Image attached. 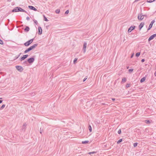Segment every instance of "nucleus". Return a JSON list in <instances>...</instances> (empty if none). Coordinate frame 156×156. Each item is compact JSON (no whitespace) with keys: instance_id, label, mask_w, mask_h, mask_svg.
Returning a JSON list of instances; mask_svg holds the SVG:
<instances>
[{"instance_id":"nucleus-1","label":"nucleus","mask_w":156,"mask_h":156,"mask_svg":"<svg viewBox=\"0 0 156 156\" xmlns=\"http://www.w3.org/2000/svg\"><path fill=\"white\" fill-rule=\"evenodd\" d=\"M34 38H33L28 41L24 43V45L26 46H29L33 42V41L34 40Z\"/></svg>"},{"instance_id":"nucleus-2","label":"nucleus","mask_w":156,"mask_h":156,"mask_svg":"<svg viewBox=\"0 0 156 156\" xmlns=\"http://www.w3.org/2000/svg\"><path fill=\"white\" fill-rule=\"evenodd\" d=\"M34 56H33L32 57L30 58L27 59V61L30 64L33 63L34 61Z\"/></svg>"},{"instance_id":"nucleus-3","label":"nucleus","mask_w":156,"mask_h":156,"mask_svg":"<svg viewBox=\"0 0 156 156\" xmlns=\"http://www.w3.org/2000/svg\"><path fill=\"white\" fill-rule=\"evenodd\" d=\"M138 19L139 20H141L144 19L143 15V13H140L138 14L137 17Z\"/></svg>"},{"instance_id":"nucleus-4","label":"nucleus","mask_w":156,"mask_h":156,"mask_svg":"<svg viewBox=\"0 0 156 156\" xmlns=\"http://www.w3.org/2000/svg\"><path fill=\"white\" fill-rule=\"evenodd\" d=\"M16 69L20 72H22L23 70V69L22 66H16Z\"/></svg>"},{"instance_id":"nucleus-5","label":"nucleus","mask_w":156,"mask_h":156,"mask_svg":"<svg viewBox=\"0 0 156 156\" xmlns=\"http://www.w3.org/2000/svg\"><path fill=\"white\" fill-rule=\"evenodd\" d=\"M155 21L154 20H152L151 22V23L149 25V26L147 29V31L150 30L152 27L153 25V24L154 23Z\"/></svg>"},{"instance_id":"nucleus-6","label":"nucleus","mask_w":156,"mask_h":156,"mask_svg":"<svg viewBox=\"0 0 156 156\" xmlns=\"http://www.w3.org/2000/svg\"><path fill=\"white\" fill-rule=\"evenodd\" d=\"M156 37V34H154L151 36L148 39V41H150L151 40L153 39L155 37Z\"/></svg>"},{"instance_id":"nucleus-7","label":"nucleus","mask_w":156,"mask_h":156,"mask_svg":"<svg viewBox=\"0 0 156 156\" xmlns=\"http://www.w3.org/2000/svg\"><path fill=\"white\" fill-rule=\"evenodd\" d=\"M136 26H131L128 29V33H130L131 32V31L134 29L135 28Z\"/></svg>"},{"instance_id":"nucleus-8","label":"nucleus","mask_w":156,"mask_h":156,"mask_svg":"<svg viewBox=\"0 0 156 156\" xmlns=\"http://www.w3.org/2000/svg\"><path fill=\"white\" fill-rule=\"evenodd\" d=\"M28 56V55H23L20 58V61H22L27 58Z\"/></svg>"},{"instance_id":"nucleus-9","label":"nucleus","mask_w":156,"mask_h":156,"mask_svg":"<svg viewBox=\"0 0 156 156\" xmlns=\"http://www.w3.org/2000/svg\"><path fill=\"white\" fill-rule=\"evenodd\" d=\"M87 43L86 42H85L84 43V44H83V52L84 53H85L86 51V47H87Z\"/></svg>"},{"instance_id":"nucleus-10","label":"nucleus","mask_w":156,"mask_h":156,"mask_svg":"<svg viewBox=\"0 0 156 156\" xmlns=\"http://www.w3.org/2000/svg\"><path fill=\"white\" fill-rule=\"evenodd\" d=\"M17 8L18 9V12H22L27 13V12L26 11L22 9L21 7H18V8Z\"/></svg>"},{"instance_id":"nucleus-11","label":"nucleus","mask_w":156,"mask_h":156,"mask_svg":"<svg viewBox=\"0 0 156 156\" xmlns=\"http://www.w3.org/2000/svg\"><path fill=\"white\" fill-rule=\"evenodd\" d=\"M38 34L39 35H41L42 33V29L41 27H38Z\"/></svg>"},{"instance_id":"nucleus-12","label":"nucleus","mask_w":156,"mask_h":156,"mask_svg":"<svg viewBox=\"0 0 156 156\" xmlns=\"http://www.w3.org/2000/svg\"><path fill=\"white\" fill-rule=\"evenodd\" d=\"M144 25V22H141L139 26V30H140Z\"/></svg>"},{"instance_id":"nucleus-13","label":"nucleus","mask_w":156,"mask_h":156,"mask_svg":"<svg viewBox=\"0 0 156 156\" xmlns=\"http://www.w3.org/2000/svg\"><path fill=\"white\" fill-rule=\"evenodd\" d=\"M28 8L31 10H33L34 11H37V10L36 9L32 6L29 5L28 6Z\"/></svg>"},{"instance_id":"nucleus-14","label":"nucleus","mask_w":156,"mask_h":156,"mask_svg":"<svg viewBox=\"0 0 156 156\" xmlns=\"http://www.w3.org/2000/svg\"><path fill=\"white\" fill-rule=\"evenodd\" d=\"M37 44L36 43L34 44L33 45L30 46V47L31 48V50H32L33 49H34L37 46Z\"/></svg>"},{"instance_id":"nucleus-15","label":"nucleus","mask_w":156,"mask_h":156,"mask_svg":"<svg viewBox=\"0 0 156 156\" xmlns=\"http://www.w3.org/2000/svg\"><path fill=\"white\" fill-rule=\"evenodd\" d=\"M27 126V124L26 123H24L23 125V128H22V130H24V131L26 129V127Z\"/></svg>"},{"instance_id":"nucleus-16","label":"nucleus","mask_w":156,"mask_h":156,"mask_svg":"<svg viewBox=\"0 0 156 156\" xmlns=\"http://www.w3.org/2000/svg\"><path fill=\"white\" fill-rule=\"evenodd\" d=\"M17 8H18V7H15L14 9L12 10V12H18V9Z\"/></svg>"},{"instance_id":"nucleus-17","label":"nucleus","mask_w":156,"mask_h":156,"mask_svg":"<svg viewBox=\"0 0 156 156\" xmlns=\"http://www.w3.org/2000/svg\"><path fill=\"white\" fill-rule=\"evenodd\" d=\"M24 30L25 31L27 32L29 31L30 30V28L28 26H26Z\"/></svg>"},{"instance_id":"nucleus-18","label":"nucleus","mask_w":156,"mask_h":156,"mask_svg":"<svg viewBox=\"0 0 156 156\" xmlns=\"http://www.w3.org/2000/svg\"><path fill=\"white\" fill-rule=\"evenodd\" d=\"M146 80V77H144L141 78L140 80V82L141 83L143 82Z\"/></svg>"},{"instance_id":"nucleus-19","label":"nucleus","mask_w":156,"mask_h":156,"mask_svg":"<svg viewBox=\"0 0 156 156\" xmlns=\"http://www.w3.org/2000/svg\"><path fill=\"white\" fill-rule=\"evenodd\" d=\"M126 81V79L125 77H124L122 79L121 83H125Z\"/></svg>"},{"instance_id":"nucleus-20","label":"nucleus","mask_w":156,"mask_h":156,"mask_svg":"<svg viewBox=\"0 0 156 156\" xmlns=\"http://www.w3.org/2000/svg\"><path fill=\"white\" fill-rule=\"evenodd\" d=\"M89 142V141L88 140H86L84 141H83L82 142V144H87Z\"/></svg>"},{"instance_id":"nucleus-21","label":"nucleus","mask_w":156,"mask_h":156,"mask_svg":"<svg viewBox=\"0 0 156 156\" xmlns=\"http://www.w3.org/2000/svg\"><path fill=\"white\" fill-rule=\"evenodd\" d=\"M88 128H89V131L90 132H91V131H92V128H91V127L90 126V125H89Z\"/></svg>"},{"instance_id":"nucleus-22","label":"nucleus","mask_w":156,"mask_h":156,"mask_svg":"<svg viewBox=\"0 0 156 156\" xmlns=\"http://www.w3.org/2000/svg\"><path fill=\"white\" fill-rule=\"evenodd\" d=\"M155 0H147V2L148 3H151L154 1Z\"/></svg>"},{"instance_id":"nucleus-23","label":"nucleus","mask_w":156,"mask_h":156,"mask_svg":"<svg viewBox=\"0 0 156 156\" xmlns=\"http://www.w3.org/2000/svg\"><path fill=\"white\" fill-rule=\"evenodd\" d=\"M145 122L147 124L150 123L151 122L149 120H146L145 121Z\"/></svg>"},{"instance_id":"nucleus-24","label":"nucleus","mask_w":156,"mask_h":156,"mask_svg":"<svg viewBox=\"0 0 156 156\" xmlns=\"http://www.w3.org/2000/svg\"><path fill=\"white\" fill-rule=\"evenodd\" d=\"M96 151H93V152H89L88 153V154H95L96 153Z\"/></svg>"},{"instance_id":"nucleus-25","label":"nucleus","mask_w":156,"mask_h":156,"mask_svg":"<svg viewBox=\"0 0 156 156\" xmlns=\"http://www.w3.org/2000/svg\"><path fill=\"white\" fill-rule=\"evenodd\" d=\"M122 139H119L117 142V144H119L120 143H121V142H122Z\"/></svg>"},{"instance_id":"nucleus-26","label":"nucleus","mask_w":156,"mask_h":156,"mask_svg":"<svg viewBox=\"0 0 156 156\" xmlns=\"http://www.w3.org/2000/svg\"><path fill=\"white\" fill-rule=\"evenodd\" d=\"M140 52H137L136 54V56L137 57H139L140 55Z\"/></svg>"},{"instance_id":"nucleus-27","label":"nucleus","mask_w":156,"mask_h":156,"mask_svg":"<svg viewBox=\"0 0 156 156\" xmlns=\"http://www.w3.org/2000/svg\"><path fill=\"white\" fill-rule=\"evenodd\" d=\"M60 12V10L59 9H57L55 10V12L56 13H59Z\"/></svg>"},{"instance_id":"nucleus-28","label":"nucleus","mask_w":156,"mask_h":156,"mask_svg":"<svg viewBox=\"0 0 156 156\" xmlns=\"http://www.w3.org/2000/svg\"><path fill=\"white\" fill-rule=\"evenodd\" d=\"M43 17L44 19V20L46 21H48V20L45 17V16L44 15Z\"/></svg>"},{"instance_id":"nucleus-29","label":"nucleus","mask_w":156,"mask_h":156,"mask_svg":"<svg viewBox=\"0 0 156 156\" xmlns=\"http://www.w3.org/2000/svg\"><path fill=\"white\" fill-rule=\"evenodd\" d=\"M21 54V53L20 54H19L17 56L15 57V58L14 59V60L16 59H17V58H18Z\"/></svg>"},{"instance_id":"nucleus-30","label":"nucleus","mask_w":156,"mask_h":156,"mask_svg":"<svg viewBox=\"0 0 156 156\" xmlns=\"http://www.w3.org/2000/svg\"><path fill=\"white\" fill-rule=\"evenodd\" d=\"M23 65H25V66H26L27 65V61H25L24 62H23Z\"/></svg>"},{"instance_id":"nucleus-31","label":"nucleus","mask_w":156,"mask_h":156,"mask_svg":"<svg viewBox=\"0 0 156 156\" xmlns=\"http://www.w3.org/2000/svg\"><path fill=\"white\" fill-rule=\"evenodd\" d=\"M77 60V58H75V59H74V60L73 61V63H74V64H75Z\"/></svg>"},{"instance_id":"nucleus-32","label":"nucleus","mask_w":156,"mask_h":156,"mask_svg":"<svg viewBox=\"0 0 156 156\" xmlns=\"http://www.w3.org/2000/svg\"><path fill=\"white\" fill-rule=\"evenodd\" d=\"M43 131V128H41L40 129V133L41 134H42Z\"/></svg>"},{"instance_id":"nucleus-33","label":"nucleus","mask_w":156,"mask_h":156,"mask_svg":"<svg viewBox=\"0 0 156 156\" xmlns=\"http://www.w3.org/2000/svg\"><path fill=\"white\" fill-rule=\"evenodd\" d=\"M138 144V143H134V144H133V147H136L137 146V145Z\"/></svg>"},{"instance_id":"nucleus-34","label":"nucleus","mask_w":156,"mask_h":156,"mask_svg":"<svg viewBox=\"0 0 156 156\" xmlns=\"http://www.w3.org/2000/svg\"><path fill=\"white\" fill-rule=\"evenodd\" d=\"M5 105H2V106L1 107L0 109L2 110L5 107Z\"/></svg>"},{"instance_id":"nucleus-35","label":"nucleus","mask_w":156,"mask_h":156,"mask_svg":"<svg viewBox=\"0 0 156 156\" xmlns=\"http://www.w3.org/2000/svg\"><path fill=\"white\" fill-rule=\"evenodd\" d=\"M118 133L119 134H120L121 133V129H120L118 131Z\"/></svg>"},{"instance_id":"nucleus-36","label":"nucleus","mask_w":156,"mask_h":156,"mask_svg":"<svg viewBox=\"0 0 156 156\" xmlns=\"http://www.w3.org/2000/svg\"><path fill=\"white\" fill-rule=\"evenodd\" d=\"M130 85V84L129 83H127L126 85V87L127 88L129 87Z\"/></svg>"},{"instance_id":"nucleus-37","label":"nucleus","mask_w":156,"mask_h":156,"mask_svg":"<svg viewBox=\"0 0 156 156\" xmlns=\"http://www.w3.org/2000/svg\"><path fill=\"white\" fill-rule=\"evenodd\" d=\"M27 51H28V52L30 51L31 50V49L30 47L29 48H28L27 49Z\"/></svg>"},{"instance_id":"nucleus-38","label":"nucleus","mask_w":156,"mask_h":156,"mask_svg":"<svg viewBox=\"0 0 156 156\" xmlns=\"http://www.w3.org/2000/svg\"><path fill=\"white\" fill-rule=\"evenodd\" d=\"M33 21H34V23H36V24H38V22L37 20H33Z\"/></svg>"},{"instance_id":"nucleus-39","label":"nucleus","mask_w":156,"mask_h":156,"mask_svg":"<svg viewBox=\"0 0 156 156\" xmlns=\"http://www.w3.org/2000/svg\"><path fill=\"white\" fill-rule=\"evenodd\" d=\"M133 69H130L129 70V72H132V71H133Z\"/></svg>"},{"instance_id":"nucleus-40","label":"nucleus","mask_w":156,"mask_h":156,"mask_svg":"<svg viewBox=\"0 0 156 156\" xmlns=\"http://www.w3.org/2000/svg\"><path fill=\"white\" fill-rule=\"evenodd\" d=\"M69 11L68 10H66L65 12V14H68L69 13Z\"/></svg>"},{"instance_id":"nucleus-41","label":"nucleus","mask_w":156,"mask_h":156,"mask_svg":"<svg viewBox=\"0 0 156 156\" xmlns=\"http://www.w3.org/2000/svg\"><path fill=\"white\" fill-rule=\"evenodd\" d=\"M87 76H86L84 78V79H83V81L84 82L87 79Z\"/></svg>"},{"instance_id":"nucleus-42","label":"nucleus","mask_w":156,"mask_h":156,"mask_svg":"<svg viewBox=\"0 0 156 156\" xmlns=\"http://www.w3.org/2000/svg\"><path fill=\"white\" fill-rule=\"evenodd\" d=\"M26 19L27 20H29L30 19V17H28V16L27 17V18H26Z\"/></svg>"},{"instance_id":"nucleus-43","label":"nucleus","mask_w":156,"mask_h":156,"mask_svg":"<svg viewBox=\"0 0 156 156\" xmlns=\"http://www.w3.org/2000/svg\"><path fill=\"white\" fill-rule=\"evenodd\" d=\"M141 61L142 62H143L145 61V59H142L141 60Z\"/></svg>"},{"instance_id":"nucleus-44","label":"nucleus","mask_w":156,"mask_h":156,"mask_svg":"<svg viewBox=\"0 0 156 156\" xmlns=\"http://www.w3.org/2000/svg\"><path fill=\"white\" fill-rule=\"evenodd\" d=\"M28 51H27V50L26 49V50H25L24 52V53H27V52H28Z\"/></svg>"},{"instance_id":"nucleus-45","label":"nucleus","mask_w":156,"mask_h":156,"mask_svg":"<svg viewBox=\"0 0 156 156\" xmlns=\"http://www.w3.org/2000/svg\"><path fill=\"white\" fill-rule=\"evenodd\" d=\"M133 55H134V54H133L131 55V56L130 58H132L133 57Z\"/></svg>"},{"instance_id":"nucleus-46","label":"nucleus","mask_w":156,"mask_h":156,"mask_svg":"<svg viewBox=\"0 0 156 156\" xmlns=\"http://www.w3.org/2000/svg\"><path fill=\"white\" fill-rule=\"evenodd\" d=\"M112 100L114 101L115 100V98H112Z\"/></svg>"},{"instance_id":"nucleus-47","label":"nucleus","mask_w":156,"mask_h":156,"mask_svg":"<svg viewBox=\"0 0 156 156\" xmlns=\"http://www.w3.org/2000/svg\"><path fill=\"white\" fill-rule=\"evenodd\" d=\"M143 16H144H144H145V17H147V16L146 15H143Z\"/></svg>"},{"instance_id":"nucleus-48","label":"nucleus","mask_w":156,"mask_h":156,"mask_svg":"<svg viewBox=\"0 0 156 156\" xmlns=\"http://www.w3.org/2000/svg\"><path fill=\"white\" fill-rule=\"evenodd\" d=\"M140 0H135V2H138V1H139Z\"/></svg>"},{"instance_id":"nucleus-49","label":"nucleus","mask_w":156,"mask_h":156,"mask_svg":"<svg viewBox=\"0 0 156 156\" xmlns=\"http://www.w3.org/2000/svg\"><path fill=\"white\" fill-rule=\"evenodd\" d=\"M2 100H0V104L2 103Z\"/></svg>"},{"instance_id":"nucleus-50","label":"nucleus","mask_w":156,"mask_h":156,"mask_svg":"<svg viewBox=\"0 0 156 156\" xmlns=\"http://www.w3.org/2000/svg\"><path fill=\"white\" fill-rule=\"evenodd\" d=\"M12 25V26L13 27V25H12V24H10V25Z\"/></svg>"},{"instance_id":"nucleus-51","label":"nucleus","mask_w":156,"mask_h":156,"mask_svg":"<svg viewBox=\"0 0 156 156\" xmlns=\"http://www.w3.org/2000/svg\"><path fill=\"white\" fill-rule=\"evenodd\" d=\"M128 68H129V67L128 66L127 67V69H128Z\"/></svg>"},{"instance_id":"nucleus-52","label":"nucleus","mask_w":156,"mask_h":156,"mask_svg":"<svg viewBox=\"0 0 156 156\" xmlns=\"http://www.w3.org/2000/svg\"><path fill=\"white\" fill-rule=\"evenodd\" d=\"M0 99H2V98H0Z\"/></svg>"}]
</instances>
